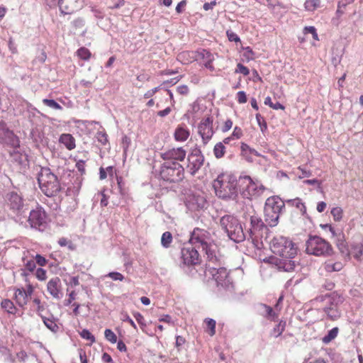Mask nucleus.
Wrapping results in <instances>:
<instances>
[{"label":"nucleus","instance_id":"f257e3e1","mask_svg":"<svg viewBox=\"0 0 363 363\" xmlns=\"http://www.w3.org/2000/svg\"><path fill=\"white\" fill-rule=\"evenodd\" d=\"M270 248L274 254L280 257L276 263L279 269L291 272L295 269L297 262L294 258L297 250L291 240L282 236L274 238L271 242Z\"/></svg>","mask_w":363,"mask_h":363},{"label":"nucleus","instance_id":"f03ea898","mask_svg":"<svg viewBox=\"0 0 363 363\" xmlns=\"http://www.w3.org/2000/svg\"><path fill=\"white\" fill-rule=\"evenodd\" d=\"M236 177L231 174H220L213 182L216 195L224 201L237 199Z\"/></svg>","mask_w":363,"mask_h":363},{"label":"nucleus","instance_id":"7ed1b4c3","mask_svg":"<svg viewBox=\"0 0 363 363\" xmlns=\"http://www.w3.org/2000/svg\"><path fill=\"white\" fill-rule=\"evenodd\" d=\"M193 247L201 249L205 252L206 260H216L217 254V247L211 242L210 233L206 230L199 228H195L191 233L189 240Z\"/></svg>","mask_w":363,"mask_h":363},{"label":"nucleus","instance_id":"20e7f679","mask_svg":"<svg viewBox=\"0 0 363 363\" xmlns=\"http://www.w3.org/2000/svg\"><path fill=\"white\" fill-rule=\"evenodd\" d=\"M206 273L208 274L216 281L218 286L225 289L233 288V281L229 277L226 268L221 267L220 256L216 255V259L206 260Z\"/></svg>","mask_w":363,"mask_h":363},{"label":"nucleus","instance_id":"39448f33","mask_svg":"<svg viewBox=\"0 0 363 363\" xmlns=\"http://www.w3.org/2000/svg\"><path fill=\"white\" fill-rule=\"evenodd\" d=\"M219 224L228 237L235 242H241L247 238L240 220L233 215L226 214L220 218Z\"/></svg>","mask_w":363,"mask_h":363},{"label":"nucleus","instance_id":"423d86ee","mask_svg":"<svg viewBox=\"0 0 363 363\" xmlns=\"http://www.w3.org/2000/svg\"><path fill=\"white\" fill-rule=\"evenodd\" d=\"M38 182L40 190L47 196H54L61 190L57 177L48 167L40 168L38 174Z\"/></svg>","mask_w":363,"mask_h":363},{"label":"nucleus","instance_id":"0eeeda50","mask_svg":"<svg viewBox=\"0 0 363 363\" xmlns=\"http://www.w3.org/2000/svg\"><path fill=\"white\" fill-rule=\"evenodd\" d=\"M316 301L325 302V306L323 308L328 319L336 320L341 316L340 306L343 303L344 298L337 292L334 291L325 295H320L315 298Z\"/></svg>","mask_w":363,"mask_h":363},{"label":"nucleus","instance_id":"6e6552de","mask_svg":"<svg viewBox=\"0 0 363 363\" xmlns=\"http://www.w3.org/2000/svg\"><path fill=\"white\" fill-rule=\"evenodd\" d=\"M306 247V252L310 255L328 257L333 254L331 245L318 235H309Z\"/></svg>","mask_w":363,"mask_h":363},{"label":"nucleus","instance_id":"1a4fd4ad","mask_svg":"<svg viewBox=\"0 0 363 363\" xmlns=\"http://www.w3.org/2000/svg\"><path fill=\"white\" fill-rule=\"evenodd\" d=\"M184 169L178 162H164L160 167V176L164 181L177 183L184 179Z\"/></svg>","mask_w":363,"mask_h":363},{"label":"nucleus","instance_id":"9d476101","mask_svg":"<svg viewBox=\"0 0 363 363\" xmlns=\"http://www.w3.org/2000/svg\"><path fill=\"white\" fill-rule=\"evenodd\" d=\"M187 162V171L191 175H195L204 163V156L201 150L198 147L193 148L188 155Z\"/></svg>","mask_w":363,"mask_h":363},{"label":"nucleus","instance_id":"9b49d317","mask_svg":"<svg viewBox=\"0 0 363 363\" xmlns=\"http://www.w3.org/2000/svg\"><path fill=\"white\" fill-rule=\"evenodd\" d=\"M250 228L247 230V238L252 240L262 236L264 230H267V225L262 219L256 214L250 216Z\"/></svg>","mask_w":363,"mask_h":363},{"label":"nucleus","instance_id":"f8f14e48","mask_svg":"<svg viewBox=\"0 0 363 363\" xmlns=\"http://www.w3.org/2000/svg\"><path fill=\"white\" fill-rule=\"evenodd\" d=\"M28 222L32 228L43 230L47 225V216L41 207H37L30 213Z\"/></svg>","mask_w":363,"mask_h":363},{"label":"nucleus","instance_id":"ddd939ff","mask_svg":"<svg viewBox=\"0 0 363 363\" xmlns=\"http://www.w3.org/2000/svg\"><path fill=\"white\" fill-rule=\"evenodd\" d=\"M235 189L237 191V196L238 192L243 194L244 196H248L254 194V191L257 189L256 184L252 182L249 176L236 177Z\"/></svg>","mask_w":363,"mask_h":363},{"label":"nucleus","instance_id":"4468645a","mask_svg":"<svg viewBox=\"0 0 363 363\" xmlns=\"http://www.w3.org/2000/svg\"><path fill=\"white\" fill-rule=\"evenodd\" d=\"M182 264L184 266H194L200 263L198 250L195 247H184L181 250Z\"/></svg>","mask_w":363,"mask_h":363},{"label":"nucleus","instance_id":"2eb2a0df","mask_svg":"<svg viewBox=\"0 0 363 363\" xmlns=\"http://www.w3.org/2000/svg\"><path fill=\"white\" fill-rule=\"evenodd\" d=\"M23 268L21 269V275L25 279V281H28V278L30 274H33L37 269L36 262L33 257V255H31L29 252L27 254H24L22 257Z\"/></svg>","mask_w":363,"mask_h":363},{"label":"nucleus","instance_id":"dca6fc26","mask_svg":"<svg viewBox=\"0 0 363 363\" xmlns=\"http://www.w3.org/2000/svg\"><path fill=\"white\" fill-rule=\"evenodd\" d=\"M213 117L208 116L203 119L198 126L199 133L204 144H206L213 135Z\"/></svg>","mask_w":363,"mask_h":363},{"label":"nucleus","instance_id":"f3484780","mask_svg":"<svg viewBox=\"0 0 363 363\" xmlns=\"http://www.w3.org/2000/svg\"><path fill=\"white\" fill-rule=\"evenodd\" d=\"M86 297H88L86 292L79 293V291H72L69 294L68 298L65 300V305L69 306L72 303L74 306L73 313L77 315L80 313L79 310L80 306H82V302Z\"/></svg>","mask_w":363,"mask_h":363},{"label":"nucleus","instance_id":"a211bd4d","mask_svg":"<svg viewBox=\"0 0 363 363\" xmlns=\"http://www.w3.org/2000/svg\"><path fill=\"white\" fill-rule=\"evenodd\" d=\"M194 58L199 62V63L203 64L207 69L211 71L214 70V67L212 65L214 56L209 50L205 49L197 50L194 53Z\"/></svg>","mask_w":363,"mask_h":363},{"label":"nucleus","instance_id":"6ab92c4d","mask_svg":"<svg viewBox=\"0 0 363 363\" xmlns=\"http://www.w3.org/2000/svg\"><path fill=\"white\" fill-rule=\"evenodd\" d=\"M47 291L53 298H62L63 293L60 279L57 277L50 279L47 284Z\"/></svg>","mask_w":363,"mask_h":363},{"label":"nucleus","instance_id":"aec40b11","mask_svg":"<svg viewBox=\"0 0 363 363\" xmlns=\"http://www.w3.org/2000/svg\"><path fill=\"white\" fill-rule=\"evenodd\" d=\"M186 150L182 147L172 148L163 153L161 157L164 162L168 161H183L186 157Z\"/></svg>","mask_w":363,"mask_h":363},{"label":"nucleus","instance_id":"412c9836","mask_svg":"<svg viewBox=\"0 0 363 363\" xmlns=\"http://www.w3.org/2000/svg\"><path fill=\"white\" fill-rule=\"evenodd\" d=\"M264 206L269 207L271 210L280 215L285 208V204L279 196H271L266 200Z\"/></svg>","mask_w":363,"mask_h":363},{"label":"nucleus","instance_id":"4be33fe9","mask_svg":"<svg viewBox=\"0 0 363 363\" xmlns=\"http://www.w3.org/2000/svg\"><path fill=\"white\" fill-rule=\"evenodd\" d=\"M78 0H59V7L65 14L73 13L79 9Z\"/></svg>","mask_w":363,"mask_h":363},{"label":"nucleus","instance_id":"5701e85b","mask_svg":"<svg viewBox=\"0 0 363 363\" xmlns=\"http://www.w3.org/2000/svg\"><path fill=\"white\" fill-rule=\"evenodd\" d=\"M7 203L13 210H20L23 206L22 197L16 192L7 194Z\"/></svg>","mask_w":363,"mask_h":363},{"label":"nucleus","instance_id":"b1692460","mask_svg":"<svg viewBox=\"0 0 363 363\" xmlns=\"http://www.w3.org/2000/svg\"><path fill=\"white\" fill-rule=\"evenodd\" d=\"M13 298L18 306L24 308L28 302L29 297L26 293V289L21 287L14 289Z\"/></svg>","mask_w":363,"mask_h":363},{"label":"nucleus","instance_id":"393cba45","mask_svg":"<svg viewBox=\"0 0 363 363\" xmlns=\"http://www.w3.org/2000/svg\"><path fill=\"white\" fill-rule=\"evenodd\" d=\"M257 311L259 315L272 321H275L278 316L271 306L264 303H259Z\"/></svg>","mask_w":363,"mask_h":363},{"label":"nucleus","instance_id":"a878e982","mask_svg":"<svg viewBox=\"0 0 363 363\" xmlns=\"http://www.w3.org/2000/svg\"><path fill=\"white\" fill-rule=\"evenodd\" d=\"M264 221L270 227L276 226L279 223V214L273 211L269 207L264 206Z\"/></svg>","mask_w":363,"mask_h":363},{"label":"nucleus","instance_id":"bb28decb","mask_svg":"<svg viewBox=\"0 0 363 363\" xmlns=\"http://www.w3.org/2000/svg\"><path fill=\"white\" fill-rule=\"evenodd\" d=\"M92 129L97 130L95 138L101 145H106L108 143V135L105 130L99 125L98 122L92 121Z\"/></svg>","mask_w":363,"mask_h":363},{"label":"nucleus","instance_id":"cd10ccee","mask_svg":"<svg viewBox=\"0 0 363 363\" xmlns=\"http://www.w3.org/2000/svg\"><path fill=\"white\" fill-rule=\"evenodd\" d=\"M349 252L348 256H352L357 261H360L363 255V243L361 242L352 243L349 248Z\"/></svg>","mask_w":363,"mask_h":363},{"label":"nucleus","instance_id":"c85d7f7f","mask_svg":"<svg viewBox=\"0 0 363 363\" xmlns=\"http://www.w3.org/2000/svg\"><path fill=\"white\" fill-rule=\"evenodd\" d=\"M59 142L69 150H72L76 147L74 138L69 133L62 134L60 137Z\"/></svg>","mask_w":363,"mask_h":363},{"label":"nucleus","instance_id":"c756f323","mask_svg":"<svg viewBox=\"0 0 363 363\" xmlns=\"http://www.w3.org/2000/svg\"><path fill=\"white\" fill-rule=\"evenodd\" d=\"M189 136V131L183 126H179L174 132V138L177 141L183 142L187 140Z\"/></svg>","mask_w":363,"mask_h":363},{"label":"nucleus","instance_id":"7c9ffc66","mask_svg":"<svg viewBox=\"0 0 363 363\" xmlns=\"http://www.w3.org/2000/svg\"><path fill=\"white\" fill-rule=\"evenodd\" d=\"M1 308L10 314L15 315L18 311L12 301L9 299H4L1 303Z\"/></svg>","mask_w":363,"mask_h":363},{"label":"nucleus","instance_id":"2f4dec72","mask_svg":"<svg viewBox=\"0 0 363 363\" xmlns=\"http://www.w3.org/2000/svg\"><path fill=\"white\" fill-rule=\"evenodd\" d=\"M45 303H42L41 300L38 297H34L32 300V307L36 313L42 316V313L45 311Z\"/></svg>","mask_w":363,"mask_h":363},{"label":"nucleus","instance_id":"473e14b6","mask_svg":"<svg viewBox=\"0 0 363 363\" xmlns=\"http://www.w3.org/2000/svg\"><path fill=\"white\" fill-rule=\"evenodd\" d=\"M287 203L291 204L292 206L298 208L303 216H308L306 213V207L302 202L301 199L296 198L294 199L288 200Z\"/></svg>","mask_w":363,"mask_h":363},{"label":"nucleus","instance_id":"72a5a7b5","mask_svg":"<svg viewBox=\"0 0 363 363\" xmlns=\"http://www.w3.org/2000/svg\"><path fill=\"white\" fill-rule=\"evenodd\" d=\"M337 247L342 255H349V248L347 246L343 235H340L337 241Z\"/></svg>","mask_w":363,"mask_h":363},{"label":"nucleus","instance_id":"f704fd0d","mask_svg":"<svg viewBox=\"0 0 363 363\" xmlns=\"http://www.w3.org/2000/svg\"><path fill=\"white\" fill-rule=\"evenodd\" d=\"M339 333V328L337 327H335L333 329L330 330L328 333L322 338V342L324 344H328L332 340H333Z\"/></svg>","mask_w":363,"mask_h":363},{"label":"nucleus","instance_id":"c9c22d12","mask_svg":"<svg viewBox=\"0 0 363 363\" xmlns=\"http://www.w3.org/2000/svg\"><path fill=\"white\" fill-rule=\"evenodd\" d=\"M286 321L284 320H280L277 325L274 326L273 330L271 332V335L277 337L280 336L282 333L284 331L286 328Z\"/></svg>","mask_w":363,"mask_h":363},{"label":"nucleus","instance_id":"e433bc0d","mask_svg":"<svg viewBox=\"0 0 363 363\" xmlns=\"http://www.w3.org/2000/svg\"><path fill=\"white\" fill-rule=\"evenodd\" d=\"M41 317L43 318L44 324L48 329H50L52 332L57 331L59 327L57 325L54 318H45L43 317V315Z\"/></svg>","mask_w":363,"mask_h":363},{"label":"nucleus","instance_id":"4c0bfd02","mask_svg":"<svg viewBox=\"0 0 363 363\" xmlns=\"http://www.w3.org/2000/svg\"><path fill=\"white\" fill-rule=\"evenodd\" d=\"M172 242V233L169 231L164 232L161 238V244L164 248H168Z\"/></svg>","mask_w":363,"mask_h":363},{"label":"nucleus","instance_id":"58836bf2","mask_svg":"<svg viewBox=\"0 0 363 363\" xmlns=\"http://www.w3.org/2000/svg\"><path fill=\"white\" fill-rule=\"evenodd\" d=\"M225 147L223 143H218L213 148L215 157L220 159L224 156Z\"/></svg>","mask_w":363,"mask_h":363},{"label":"nucleus","instance_id":"ea45409f","mask_svg":"<svg viewBox=\"0 0 363 363\" xmlns=\"http://www.w3.org/2000/svg\"><path fill=\"white\" fill-rule=\"evenodd\" d=\"M33 274L40 281H45L48 278L47 271L42 267L37 268Z\"/></svg>","mask_w":363,"mask_h":363},{"label":"nucleus","instance_id":"a19ab883","mask_svg":"<svg viewBox=\"0 0 363 363\" xmlns=\"http://www.w3.org/2000/svg\"><path fill=\"white\" fill-rule=\"evenodd\" d=\"M58 244L61 247H67L70 250H74L76 248L75 245L72 242V240L66 238H60L58 240Z\"/></svg>","mask_w":363,"mask_h":363},{"label":"nucleus","instance_id":"79ce46f5","mask_svg":"<svg viewBox=\"0 0 363 363\" xmlns=\"http://www.w3.org/2000/svg\"><path fill=\"white\" fill-rule=\"evenodd\" d=\"M342 268V264L340 262L335 263H326L325 269L328 272H339Z\"/></svg>","mask_w":363,"mask_h":363},{"label":"nucleus","instance_id":"37998d69","mask_svg":"<svg viewBox=\"0 0 363 363\" xmlns=\"http://www.w3.org/2000/svg\"><path fill=\"white\" fill-rule=\"evenodd\" d=\"M205 323H206L207 328L209 329L208 334L211 336H213L216 333V320L212 318H206Z\"/></svg>","mask_w":363,"mask_h":363},{"label":"nucleus","instance_id":"c03bdc74","mask_svg":"<svg viewBox=\"0 0 363 363\" xmlns=\"http://www.w3.org/2000/svg\"><path fill=\"white\" fill-rule=\"evenodd\" d=\"M319 0H306L304 4V6L306 10L313 11L314 9L319 6Z\"/></svg>","mask_w":363,"mask_h":363},{"label":"nucleus","instance_id":"a18cd8bd","mask_svg":"<svg viewBox=\"0 0 363 363\" xmlns=\"http://www.w3.org/2000/svg\"><path fill=\"white\" fill-rule=\"evenodd\" d=\"M43 103L53 109L62 110V107L53 99H44Z\"/></svg>","mask_w":363,"mask_h":363},{"label":"nucleus","instance_id":"49530a36","mask_svg":"<svg viewBox=\"0 0 363 363\" xmlns=\"http://www.w3.org/2000/svg\"><path fill=\"white\" fill-rule=\"evenodd\" d=\"M33 257L35 260L36 264H38L40 267H45L48 263V260L40 254L33 255Z\"/></svg>","mask_w":363,"mask_h":363},{"label":"nucleus","instance_id":"de8ad7c7","mask_svg":"<svg viewBox=\"0 0 363 363\" xmlns=\"http://www.w3.org/2000/svg\"><path fill=\"white\" fill-rule=\"evenodd\" d=\"M331 214L335 221H339L342 217V210L340 207H335L331 210Z\"/></svg>","mask_w":363,"mask_h":363},{"label":"nucleus","instance_id":"09e8293b","mask_svg":"<svg viewBox=\"0 0 363 363\" xmlns=\"http://www.w3.org/2000/svg\"><path fill=\"white\" fill-rule=\"evenodd\" d=\"M105 337L111 343H115L117 341V337L115 333L110 329H106L104 332Z\"/></svg>","mask_w":363,"mask_h":363},{"label":"nucleus","instance_id":"8fccbe9b","mask_svg":"<svg viewBox=\"0 0 363 363\" xmlns=\"http://www.w3.org/2000/svg\"><path fill=\"white\" fill-rule=\"evenodd\" d=\"M105 277H109L114 281H123L125 279L124 276L122 274L117 272H109L108 274L105 275Z\"/></svg>","mask_w":363,"mask_h":363},{"label":"nucleus","instance_id":"3c124183","mask_svg":"<svg viewBox=\"0 0 363 363\" xmlns=\"http://www.w3.org/2000/svg\"><path fill=\"white\" fill-rule=\"evenodd\" d=\"M256 120L260 127L262 132H264L265 130H267V123L265 122L264 118L259 113L256 114Z\"/></svg>","mask_w":363,"mask_h":363},{"label":"nucleus","instance_id":"603ef678","mask_svg":"<svg viewBox=\"0 0 363 363\" xmlns=\"http://www.w3.org/2000/svg\"><path fill=\"white\" fill-rule=\"evenodd\" d=\"M78 56L83 60H88L90 57V52L88 49L85 48H81L77 51Z\"/></svg>","mask_w":363,"mask_h":363},{"label":"nucleus","instance_id":"864d4df0","mask_svg":"<svg viewBox=\"0 0 363 363\" xmlns=\"http://www.w3.org/2000/svg\"><path fill=\"white\" fill-rule=\"evenodd\" d=\"M235 72L241 73L244 76H247L250 74L249 69L241 63L237 65Z\"/></svg>","mask_w":363,"mask_h":363},{"label":"nucleus","instance_id":"5fc2aeb1","mask_svg":"<svg viewBox=\"0 0 363 363\" xmlns=\"http://www.w3.org/2000/svg\"><path fill=\"white\" fill-rule=\"evenodd\" d=\"M305 33H311L313 35V39L318 40L316 29L313 26H306L304 28Z\"/></svg>","mask_w":363,"mask_h":363},{"label":"nucleus","instance_id":"6e6d98bb","mask_svg":"<svg viewBox=\"0 0 363 363\" xmlns=\"http://www.w3.org/2000/svg\"><path fill=\"white\" fill-rule=\"evenodd\" d=\"M237 100L239 104H245L247 102V96L245 91H240L237 93Z\"/></svg>","mask_w":363,"mask_h":363},{"label":"nucleus","instance_id":"4d7b16f0","mask_svg":"<svg viewBox=\"0 0 363 363\" xmlns=\"http://www.w3.org/2000/svg\"><path fill=\"white\" fill-rule=\"evenodd\" d=\"M227 36L228 38V40L231 42L237 43L240 41V39L238 37V35L233 31L228 30Z\"/></svg>","mask_w":363,"mask_h":363},{"label":"nucleus","instance_id":"13d9d810","mask_svg":"<svg viewBox=\"0 0 363 363\" xmlns=\"http://www.w3.org/2000/svg\"><path fill=\"white\" fill-rule=\"evenodd\" d=\"M130 143H131L130 138L126 135H124L122 138V145H123L124 152H126V150H128Z\"/></svg>","mask_w":363,"mask_h":363},{"label":"nucleus","instance_id":"bf43d9fd","mask_svg":"<svg viewBox=\"0 0 363 363\" xmlns=\"http://www.w3.org/2000/svg\"><path fill=\"white\" fill-rule=\"evenodd\" d=\"M244 50H245V52L244 54V56L247 59V60H253L254 59V52L252 51V48L250 47H246L244 48Z\"/></svg>","mask_w":363,"mask_h":363},{"label":"nucleus","instance_id":"052dcab7","mask_svg":"<svg viewBox=\"0 0 363 363\" xmlns=\"http://www.w3.org/2000/svg\"><path fill=\"white\" fill-rule=\"evenodd\" d=\"M10 133L5 122H0V137Z\"/></svg>","mask_w":363,"mask_h":363},{"label":"nucleus","instance_id":"680f3d73","mask_svg":"<svg viewBox=\"0 0 363 363\" xmlns=\"http://www.w3.org/2000/svg\"><path fill=\"white\" fill-rule=\"evenodd\" d=\"M134 318H135L136 321L138 323V324L141 325H145V319L144 317L138 312H136L133 314Z\"/></svg>","mask_w":363,"mask_h":363},{"label":"nucleus","instance_id":"e2e57ef3","mask_svg":"<svg viewBox=\"0 0 363 363\" xmlns=\"http://www.w3.org/2000/svg\"><path fill=\"white\" fill-rule=\"evenodd\" d=\"M242 135V132L240 128L235 127L234 128L233 133L231 135V137H233V139H238L240 138Z\"/></svg>","mask_w":363,"mask_h":363},{"label":"nucleus","instance_id":"0e129e2a","mask_svg":"<svg viewBox=\"0 0 363 363\" xmlns=\"http://www.w3.org/2000/svg\"><path fill=\"white\" fill-rule=\"evenodd\" d=\"M16 357L18 358V361L24 362L28 357V355L25 351L21 350L20 352L16 353Z\"/></svg>","mask_w":363,"mask_h":363},{"label":"nucleus","instance_id":"69168bd1","mask_svg":"<svg viewBox=\"0 0 363 363\" xmlns=\"http://www.w3.org/2000/svg\"><path fill=\"white\" fill-rule=\"evenodd\" d=\"M325 290L331 291L335 287V284L332 281H325V284L322 286Z\"/></svg>","mask_w":363,"mask_h":363},{"label":"nucleus","instance_id":"338daca9","mask_svg":"<svg viewBox=\"0 0 363 363\" xmlns=\"http://www.w3.org/2000/svg\"><path fill=\"white\" fill-rule=\"evenodd\" d=\"M177 91L182 95H186L189 92V88L186 85H180L177 87Z\"/></svg>","mask_w":363,"mask_h":363},{"label":"nucleus","instance_id":"774afa93","mask_svg":"<svg viewBox=\"0 0 363 363\" xmlns=\"http://www.w3.org/2000/svg\"><path fill=\"white\" fill-rule=\"evenodd\" d=\"M79 354L80 363H87L88 359L85 352H84L82 350H80L79 351Z\"/></svg>","mask_w":363,"mask_h":363}]
</instances>
